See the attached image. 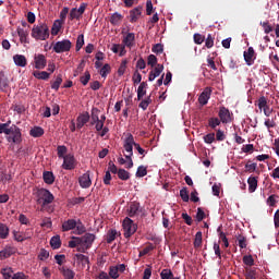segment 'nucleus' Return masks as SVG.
<instances>
[{
	"mask_svg": "<svg viewBox=\"0 0 279 279\" xmlns=\"http://www.w3.org/2000/svg\"><path fill=\"white\" fill-rule=\"evenodd\" d=\"M203 238H202V231L196 232L195 239H194V247L196 250H199L202 247Z\"/></svg>",
	"mask_w": 279,
	"mask_h": 279,
	"instance_id": "obj_39",
	"label": "nucleus"
},
{
	"mask_svg": "<svg viewBox=\"0 0 279 279\" xmlns=\"http://www.w3.org/2000/svg\"><path fill=\"white\" fill-rule=\"evenodd\" d=\"M15 250L12 246H7L2 251H0V260H5V258H10L13 254H15Z\"/></svg>",
	"mask_w": 279,
	"mask_h": 279,
	"instance_id": "obj_22",
	"label": "nucleus"
},
{
	"mask_svg": "<svg viewBox=\"0 0 279 279\" xmlns=\"http://www.w3.org/2000/svg\"><path fill=\"white\" fill-rule=\"evenodd\" d=\"M180 197L183 199V202H189V199H191L189 196V190L186 187H182L180 190Z\"/></svg>",
	"mask_w": 279,
	"mask_h": 279,
	"instance_id": "obj_52",
	"label": "nucleus"
},
{
	"mask_svg": "<svg viewBox=\"0 0 279 279\" xmlns=\"http://www.w3.org/2000/svg\"><path fill=\"white\" fill-rule=\"evenodd\" d=\"M73 240H71L69 242V247H77V250H80V247H82V240H80V238H72Z\"/></svg>",
	"mask_w": 279,
	"mask_h": 279,
	"instance_id": "obj_42",
	"label": "nucleus"
},
{
	"mask_svg": "<svg viewBox=\"0 0 279 279\" xmlns=\"http://www.w3.org/2000/svg\"><path fill=\"white\" fill-rule=\"evenodd\" d=\"M35 40H47L49 38V26L46 23L34 25L31 33Z\"/></svg>",
	"mask_w": 279,
	"mask_h": 279,
	"instance_id": "obj_2",
	"label": "nucleus"
},
{
	"mask_svg": "<svg viewBox=\"0 0 279 279\" xmlns=\"http://www.w3.org/2000/svg\"><path fill=\"white\" fill-rule=\"evenodd\" d=\"M109 276H110V278H112V279L119 278V268H117V266H111V267L109 268Z\"/></svg>",
	"mask_w": 279,
	"mask_h": 279,
	"instance_id": "obj_53",
	"label": "nucleus"
},
{
	"mask_svg": "<svg viewBox=\"0 0 279 279\" xmlns=\"http://www.w3.org/2000/svg\"><path fill=\"white\" fill-rule=\"evenodd\" d=\"M81 84L86 86L90 82V72L86 71L83 76L80 78Z\"/></svg>",
	"mask_w": 279,
	"mask_h": 279,
	"instance_id": "obj_50",
	"label": "nucleus"
},
{
	"mask_svg": "<svg viewBox=\"0 0 279 279\" xmlns=\"http://www.w3.org/2000/svg\"><path fill=\"white\" fill-rule=\"evenodd\" d=\"M99 110L97 109V107H93L92 108V114H90V118H92V122H90V125H95V123H97V121H99Z\"/></svg>",
	"mask_w": 279,
	"mask_h": 279,
	"instance_id": "obj_34",
	"label": "nucleus"
},
{
	"mask_svg": "<svg viewBox=\"0 0 279 279\" xmlns=\"http://www.w3.org/2000/svg\"><path fill=\"white\" fill-rule=\"evenodd\" d=\"M9 143H15V145H20L23 142V134L21 133V129L16 126V124L11 125V133L8 137Z\"/></svg>",
	"mask_w": 279,
	"mask_h": 279,
	"instance_id": "obj_6",
	"label": "nucleus"
},
{
	"mask_svg": "<svg viewBox=\"0 0 279 279\" xmlns=\"http://www.w3.org/2000/svg\"><path fill=\"white\" fill-rule=\"evenodd\" d=\"M244 276L246 279H256V269L254 268H245Z\"/></svg>",
	"mask_w": 279,
	"mask_h": 279,
	"instance_id": "obj_41",
	"label": "nucleus"
},
{
	"mask_svg": "<svg viewBox=\"0 0 279 279\" xmlns=\"http://www.w3.org/2000/svg\"><path fill=\"white\" fill-rule=\"evenodd\" d=\"M12 131V126H8V124H0V134H5L7 136H10V133Z\"/></svg>",
	"mask_w": 279,
	"mask_h": 279,
	"instance_id": "obj_51",
	"label": "nucleus"
},
{
	"mask_svg": "<svg viewBox=\"0 0 279 279\" xmlns=\"http://www.w3.org/2000/svg\"><path fill=\"white\" fill-rule=\"evenodd\" d=\"M81 246L78 247V252H86V250H90L93 243H95V234L93 233H85L83 236L80 238Z\"/></svg>",
	"mask_w": 279,
	"mask_h": 279,
	"instance_id": "obj_4",
	"label": "nucleus"
},
{
	"mask_svg": "<svg viewBox=\"0 0 279 279\" xmlns=\"http://www.w3.org/2000/svg\"><path fill=\"white\" fill-rule=\"evenodd\" d=\"M77 167V160H75V156L68 154L63 157L62 169L65 171H73Z\"/></svg>",
	"mask_w": 279,
	"mask_h": 279,
	"instance_id": "obj_8",
	"label": "nucleus"
},
{
	"mask_svg": "<svg viewBox=\"0 0 279 279\" xmlns=\"http://www.w3.org/2000/svg\"><path fill=\"white\" fill-rule=\"evenodd\" d=\"M119 180L128 181L130 179V173L125 169L118 170Z\"/></svg>",
	"mask_w": 279,
	"mask_h": 279,
	"instance_id": "obj_44",
	"label": "nucleus"
},
{
	"mask_svg": "<svg viewBox=\"0 0 279 279\" xmlns=\"http://www.w3.org/2000/svg\"><path fill=\"white\" fill-rule=\"evenodd\" d=\"M78 184L81 189H90L93 181L90 180V174L88 172L84 173L78 178Z\"/></svg>",
	"mask_w": 279,
	"mask_h": 279,
	"instance_id": "obj_14",
	"label": "nucleus"
},
{
	"mask_svg": "<svg viewBox=\"0 0 279 279\" xmlns=\"http://www.w3.org/2000/svg\"><path fill=\"white\" fill-rule=\"evenodd\" d=\"M134 145H135L134 135H132V133H129L124 141V145H123V147L126 151V155H124L125 158H130V157L134 156V151H133Z\"/></svg>",
	"mask_w": 279,
	"mask_h": 279,
	"instance_id": "obj_7",
	"label": "nucleus"
},
{
	"mask_svg": "<svg viewBox=\"0 0 279 279\" xmlns=\"http://www.w3.org/2000/svg\"><path fill=\"white\" fill-rule=\"evenodd\" d=\"M29 134L33 136V138H40L45 134V130L40 126H34L31 131Z\"/></svg>",
	"mask_w": 279,
	"mask_h": 279,
	"instance_id": "obj_27",
	"label": "nucleus"
},
{
	"mask_svg": "<svg viewBox=\"0 0 279 279\" xmlns=\"http://www.w3.org/2000/svg\"><path fill=\"white\" fill-rule=\"evenodd\" d=\"M74 258L77 260V263L83 265V267H85L86 265H88L90 263V260L88 259V256H86L84 254H75Z\"/></svg>",
	"mask_w": 279,
	"mask_h": 279,
	"instance_id": "obj_30",
	"label": "nucleus"
},
{
	"mask_svg": "<svg viewBox=\"0 0 279 279\" xmlns=\"http://www.w3.org/2000/svg\"><path fill=\"white\" fill-rule=\"evenodd\" d=\"M153 53H162V51H165V48L162 46V44H156L155 46H153L151 49Z\"/></svg>",
	"mask_w": 279,
	"mask_h": 279,
	"instance_id": "obj_63",
	"label": "nucleus"
},
{
	"mask_svg": "<svg viewBox=\"0 0 279 279\" xmlns=\"http://www.w3.org/2000/svg\"><path fill=\"white\" fill-rule=\"evenodd\" d=\"M206 40V37L199 33L194 34V43L195 45H202Z\"/></svg>",
	"mask_w": 279,
	"mask_h": 279,
	"instance_id": "obj_55",
	"label": "nucleus"
},
{
	"mask_svg": "<svg viewBox=\"0 0 279 279\" xmlns=\"http://www.w3.org/2000/svg\"><path fill=\"white\" fill-rule=\"evenodd\" d=\"M257 106L259 110H264L265 117H271V112H274V109L269 108L267 105V98L265 96L259 97L257 100Z\"/></svg>",
	"mask_w": 279,
	"mask_h": 279,
	"instance_id": "obj_9",
	"label": "nucleus"
},
{
	"mask_svg": "<svg viewBox=\"0 0 279 279\" xmlns=\"http://www.w3.org/2000/svg\"><path fill=\"white\" fill-rule=\"evenodd\" d=\"M262 27H264L265 34H271L274 32V27L269 25V22H260Z\"/></svg>",
	"mask_w": 279,
	"mask_h": 279,
	"instance_id": "obj_59",
	"label": "nucleus"
},
{
	"mask_svg": "<svg viewBox=\"0 0 279 279\" xmlns=\"http://www.w3.org/2000/svg\"><path fill=\"white\" fill-rule=\"evenodd\" d=\"M122 227H123L125 239H130V236L135 234L136 230H138V226L134 223V220L130 219L129 217L124 218Z\"/></svg>",
	"mask_w": 279,
	"mask_h": 279,
	"instance_id": "obj_3",
	"label": "nucleus"
},
{
	"mask_svg": "<svg viewBox=\"0 0 279 279\" xmlns=\"http://www.w3.org/2000/svg\"><path fill=\"white\" fill-rule=\"evenodd\" d=\"M50 245L52 250H60L62 247V241L60 240V235H54L50 240Z\"/></svg>",
	"mask_w": 279,
	"mask_h": 279,
	"instance_id": "obj_28",
	"label": "nucleus"
},
{
	"mask_svg": "<svg viewBox=\"0 0 279 279\" xmlns=\"http://www.w3.org/2000/svg\"><path fill=\"white\" fill-rule=\"evenodd\" d=\"M129 217H138L141 215V203L132 202L128 208Z\"/></svg>",
	"mask_w": 279,
	"mask_h": 279,
	"instance_id": "obj_13",
	"label": "nucleus"
},
{
	"mask_svg": "<svg viewBox=\"0 0 279 279\" xmlns=\"http://www.w3.org/2000/svg\"><path fill=\"white\" fill-rule=\"evenodd\" d=\"M13 62L16 64V66H27V58H25L23 54L13 56Z\"/></svg>",
	"mask_w": 279,
	"mask_h": 279,
	"instance_id": "obj_24",
	"label": "nucleus"
},
{
	"mask_svg": "<svg viewBox=\"0 0 279 279\" xmlns=\"http://www.w3.org/2000/svg\"><path fill=\"white\" fill-rule=\"evenodd\" d=\"M221 123H230L232 119L230 118V110L226 107H221L218 113Z\"/></svg>",
	"mask_w": 279,
	"mask_h": 279,
	"instance_id": "obj_15",
	"label": "nucleus"
},
{
	"mask_svg": "<svg viewBox=\"0 0 279 279\" xmlns=\"http://www.w3.org/2000/svg\"><path fill=\"white\" fill-rule=\"evenodd\" d=\"M208 125L211 130H215L218 125H221V120L219 118H210L208 120Z\"/></svg>",
	"mask_w": 279,
	"mask_h": 279,
	"instance_id": "obj_47",
	"label": "nucleus"
},
{
	"mask_svg": "<svg viewBox=\"0 0 279 279\" xmlns=\"http://www.w3.org/2000/svg\"><path fill=\"white\" fill-rule=\"evenodd\" d=\"M89 121H90V113H88V111L80 113V116L76 119L77 130H82V128H84L85 124L88 123Z\"/></svg>",
	"mask_w": 279,
	"mask_h": 279,
	"instance_id": "obj_11",
	"label": "nucleus"
},
{
	"mask_svg": "<svg viewBox=\"0 0 279 279\" xmlns=\"http://www.w3.org/2000/svg\"><path fill=\"white\" fill-rule=\"evenodd\" d=\"M71 47H73L71 40L63 39L53 45L52 51H54V53H66V51H71Z\"/></svg>",
	"mask_w": 279,
	"mask_h": 279,
	"instance_id": "obj_5",
	"label": "nucleus"
},
{
	"mask_svg": "<svg viewBox=\"0 0 279 279\" xmlns=\"http://www.w3.org/2000/svg\"><path fill=\"white\" fill-rule=\"evenodd\" d=\"M75 229L76 234H84V232H86V227H84V225L81 221L76 222Z\"/></svg>",
	"mask_w": 279,
	"mask_h": 279,
	"instance_id": "obj_62",
	"label": "nucleus"
},
{
	"mask_svg": "<svg viewBox=\"0 0 279 279\" xmlns=\"http://www.w3.org/2000/svg\"><path fill=\"white\" fill-rule=\"evenodd\" d=\"M204 142L207 143V145H213V143H215V133H208L205 135Z\"/></svg>",
	"mask_w": 279,
	"mask_h": 279,
	"instance_id": "obj_57",
	"label": "nucleus"
},
{
	"mask_svg": "<svg viewBox=\"0 0 279 279\" xmlns=\"http://www.w3.org/2000/svg\"><path fill=\"white\" fill-rule=\"evenodd\" d=\"M69 151V148L64 145H60L57 147V156L58 158H66V153Z\"/></svg>",
	"mask_w": 279,
	"mask_h": 279,
	"instance_id": "obj_36",
	"label": "nucleus"
},
{
	"mask_svg": "<svg viewBox=\"0 0 279 279\" xmlns=\"http://www.w3.org/2000/svg\"><path fill=\"white\" fill-rule=\"evenodd\" d=\"M59 271L62 274L64 279H75V271L68 268L66 266L60 267Z\"/></svg>",
	"mask_w": 279,
	"mask_h": 279,
	"instance_id": "obj_21",
	"label": "nucleus"
},
{
	"mask_svg": "<svg viewBox=\"0 0 279 279\" xmlns=\"http://www.w3.org/2000/svg\"><path fill=\"white\" fill-rule=\"evenodd\" d=\"M112 71V68L110 66V64L106 63L99 71V74L101 75V77L107 78L109 73Z\"/></svg>",
	"mask_w": 279,
	"mask_h": 279,
	"instance_id": "obj_37",
	"label": "nucleus"
},
{
	"mask_svg": "<svg viewBox=\"0 0 279 279\" xmlns=\"http://www.w3.org/2000/svg\"><path fill=\"white\" fill-rule=\"evenodd\" d=\"M114 239H117V230L116 229H110L107 232L106 241H107L108 244H110L114 241Z\"/></svg>",
	"mask_w": 279,
	"mask_h": 279,
	"instance_id": "obj_40",
	"label": "nucleus"
},
{
	"mask_svg": "<svg viewBox=\"0 0 279 279\" xmlns=\"http://www.w3.org/2000/svg\"><path fill=\"white\" fill-rule=\"evenodd\" d=\"M17 36H20L21 43L27 44L29 43L27 40V36H29V33L25 31L24 28L17 27Z\"/></svg>",
	"mask_w": 279,
	"mask_h": 279,
	"instance_id": "obj_29",
	"label": "nucleus"
},
{
	"mask_svg": "<svg viewBox=\"0 0 279 279\" xmlns=\"http://www.w3.org/2000/svg\"><path fill=\"white\" fill-rule=\"evenodd\" d=\"M0 274L3 276L4 279H12V274H14V271L12 270V268H2Z\"/></svg>",
	"mask_w": 279,
	"mask_h": 279,
	"instance_id": "obj_43",
	"label": "nucleus"
},
{
	"mask_svg": "<svg viewBox=\"0 0 279 279\" xmlns=\"http://www.w3.org/2000/svg\"><path fill=\"white\" fill-rule=\"evenodd\" d=\"M276 116L272 119H266L264 122V125L267 128V130H271L274 128H276Z\"/></svg>",
	"mask_w": 279,
	"mask_h": 279,
	"instance_id": "obj_45",
	"label": "nucleus"
},
{
	"mask_svg": "<svg viewBox=\"0 0 279 279\" xmlns=\"http://www.w3.org/2000/svg\"><path fill=\"white\" fill-rule=\"evenodd\" d=\"M236 243H238L240 250H245V247H247V238H245L244 235L239 234L236 236Z\"/></svg>",
	"mask_w": 279,
	"mask_h": 279,
	"instance_id": "obj_32",
	"label": "nucleus"
},
{
	"mask_svg": "<svg viewBox=\"0 0 279 279\" xmlns=\"http://www.w3.org/2000/svg\"><path fill=\"white\" fill-rule=\"evenodd\" d=\"M10 88V82L8 81V77L3 75V73H0V90L2 93H8Z\"/></svg>",
	"mask_w": 279,
	"mask_h": 279,
	"instance_id": "obj_25",
	"label": "nucleus"
},
{
	"mask_svg": "<svg viewBox=\"0 0 279 279\" xmlns=\"http://www.w3.org/2000/svg\"><path fill=\"white\" fill-rule=\"evenodd\" d=\"M248 184V193H255L256 189H258V179L256 177H250L247 179Z\"/></svg>",
	"mask_w": 279,
	"mask_h": 279,
	"instance_id": "obj_23",
	"label": "nucleus"
},
{
	"mask_svg": "<svg viewBox=\"0 0 279 279\" xmlns=\"http://www.w3.org/2000/svg\"><path fill=\"white\" fill-rule=\"evenodd\" d=\"M243 56L247 66H252V64H254V61L256 60V51H254V48L248 47V49L244 51Z\"/></svg>",
	"mask_w": 279,
	"mask_h": 279,
	"instance_id": "obj_10",
	"label": "nucleus"
},
{
	"mask_svg": "<svg viewBox=\"0 0 279 279\" xmlns=\"http://www.w3.org/2000/svg\"><path fill=\"white\" fill-rule=\"evenodd\" d=\"M38 258L39 260H47V258H49V253L47 252V250L41 248Z\"/></svg>",
	"mask_w": 279,
	"mask_h": 279,
	"instance_id": "obj_64",
	"label": "nucleus"
},
{
	"mask_svg": "<svg viewBox=\"0 0 279 279\" xmlns=\"http://www.w3.org/2000/svg\"><path fill=\"white\" fill-rule=\"evenodd\" d=\"M213 95V88L210 87H206L202 94L198 97V104H201V106H206V104H208V99H210V96Z\"/></svg>",
	"mask_w": 279,
	"mask_h": 279,
	"instance_id": "obj_12",
	"label": "nucleus"
},
{
	"mask_svg": "<svg viewBox=\"0 0 279 279\" xmlns=\"http://www.w3.org/2000/svg\"><path fill=\"white\" fill-rule=\"evenodd\" d=\"M256 167H258L257 163H251V161H247V163L245 165V172L254 173V171H256Z\"/></svg>",
	"mask_w": 279,
	"mask_h": 279,
	"instance_id": "obj_54",
	"label": "nucleus"
},
{
	"mask_svg": "<svg viewBox=\"0 0 279 279\" xmlns=\"http://www.w3.org/2000/svg\"><path fill=\"white\" fill-rule=\"evenodd\" d=\"M43 178L46 184H53L56 182V175L51 171H44Z\"/></svg>",
	"mask_w": 279,
	"mask_h": 279,
	"instance_id": "obj_26",
	"label": "nucleus"
},
{
	"mask_svg": "<svg viewBox=\"0 0 279 279\" xmlns=\"http://www.w3.org/2000/svg\"><path fill=\"white\" fill-rule=\"evenodd\" d=\"M141 14H143V7H136L135 9L130 11V21L131 23H136L138 19H141Z\"/></svg>",
	"mask_w": 279,
	"mask_h": 279,
	"instance_id": "obj_19",
	"label": "nucleus"
},
{
	"mask_svg": "<svg viewBox=\"0 0 279 279\" xmlns=\"http://www.w3.org/2000/svg\"><path fill=\"white\" fill-rule=\"evenodd\" d=\"M61 84H62V74H59L56 81L51 84L52 90H60Z\"/></svg>",
	"mask_w": 279,
	"mask_h": 279,
	"instance_id": "obj_46",
	"label": "nucleus"
},
{
	"mask_svg": "<svg viewBox=\"0 0 279 279\" xmlns=\"http://www.w3.org/2000/svg\"><path fill=\"white\" fill-rule=\"evenodd\" d=\"M61 27H62V24H60V21L57 20L53 23V26L51 28L52 36H58V33L60 32Z\"/></svg>",
	"mask_w": 279,
	"mask_h": 279,
	"instance_id": "obj_49",
	"label": "nucleus"
},
{
	"mask_svg": "<svg viewBox=\"0 0 279 279\" xmlns=\"http://www.w3.org/2000/svg\"><path fill=\"white\" fill-rule=\"evenodd\" d=\"M136 178H145V175H147V167L145 166H140L137 168V171H136Z\"/></svg>",
	"mask_w": 279,
	"mask_h": 279,
	"instance_id": "obj_48",
	"label": "nucleus"
},
{
	"mask_svg": "<svg viewBox=\"0 0 279 279\" xmlns=\"http://www.w3.org/2000/svg\"><path fill=\"white\" fill-rule=\"evenodd\" d=\"M10 236V228L4 223H0V239H8Z\"/></svg>",
	"mask_w": 279,
	"mask_h": 279,
	"instance_id": "obj_35",
	"label": "nucleus"
},
{
	"mask_svg": "<svg viewBox=\"0 0 279 279\" xmlns=\"http://www.w3.org/2000/svg\"><path fill=\"white\" fill-rule=\"evenodd\" d=\"M161 279H180V277H173V271L171 269H163L160 272Z\"/></svg>",
	"mask_w": 279,
	"mask_h": 279,
	"instance_id": "obj_31",
	"label": "nucleus"
},
{
	"mask_svg": "<svg viewBox=\"0 0 279 279\" xmlns=\"http://www.w3.org/2000/svg\"><path fill=\"white\" fill-rule=\"evenodd\" d=\"M162 71H165V65L157 64V66L154 68L153 71H150V73L148 75V82H154V80H156V77H160V73H162Z\"/></svg>",
	"mask_w": 279,
	"mask_h": 279,
	"instance_id": "obj_17",
	"label": "nucleus"
},
{
	"mask_svg": "<svg viewBox=\"0 0 279 279\" xmlns=\"http://www.w3.org/2000/svg\"><path fill=\"white\" fill-rule=\"evenodd\" d=\"M77 226V221L75 219H68L62 223V232H69L71 230H75Z\"/></svg>",
	"mask_w": 279,
	"mask_h": 279,
	"instance_id": "obj_20",
	"label": "nucleus"
},
{
	"mask_svg": "<svg viewBox=\"0 0 279 279\" xmlns=\"http://www.w3.org/2000/svg\"><path fill=\"white\" fill-rule=\"evenodd\" d=\"M205 218H206V213H204V209L198 207L196 213V220L199 222V221H204Z\"/></svg>",
	"mask_w": 279,
	"mask_h": 279,
	"instance_id": "obj_58",
	"label": "nucleus"
},
{
	"mask_svg": "<svg viewBox=\"0 0 279 279\" xmlns=\"http://www.w3.org/2000/svg\"><path fill=\"white\" fill-rule=\"evenodd\" d=\"M135 40H136V35L134 33H128L123 38L122 43L124 47L132 49V47H134Z\"/></svg>",
	"mask_w": 279,
	"mask_h": 279,
	"instance_id": "obj_18",
	"label": "nucleus"
},
{
	"mask_svg": "<svg viewBox=\"0 0 279 279\" xmlns=\"http://www.w3.org/2000/svg\"><path fill=\"white\" fill-rule=\"evenodd\" d=\"M132 80H133V83H134V84H141V82L143 81V75H141V74L138 73V71L136 70V71L133 73Z\"/></svg>",
	"mask_w": 279,
	"mask_h": 279,
	"instance_id": "obj_60",
	"label": "nucleus"
},
{
	"mask_svg": "<svg viewBox=\"0 0 279 279\" xmlns=\"http://www.w3.org/2000/svg\"><path fill=\"white\" fill-rule=\"evenodd\" d=\"M35 195L37 198L36 199L37 204H39V206H41V210H45L47 208V206H49V204H53V199H56L53 194L45 187L38 189L36 191Z\"/></svg>",
	"mask_w": 279,
	"mask_h": 279,
	"instance_id": "obj_1",
	"label": "nucleus"
},
{
	"mask_svg": "<svg viewBox=\"0 0 279 279\" xmlns=\"http://www.w3.org/2000/svg\"><path fill=\"white\" fill-rule=\"evenodd\" d=\"M243 263L244 265H247V267H252L254 266V257H252V255H245L243 257Z\"/></svg>",
	"mask_w": 279,
	"mask_h": 279,
	"instance_id": "obj_56",
	"label": "nucleus"
},
{
	"mask_svg": "<svg viewBox=\"0 0 279 279\" xmlns=\"http://www.w3.org/2000/svg\"><path fill=\"white\" fill-rule=\"evenodd\" d=\"M84 47V35H78L76 39V51H80Z\"/></svg>",
	"mask_w": 279,
	"mask_h": 279,
	"instance_id": "obj_61",
	"label": "nucleus"
},
{
	"mask_svg": "<svg viewBox=\"0 0 279 279\" xmlns=\"http://www.w3.org/2000/svg\"><path fill=\"white\" fill-rule=\"evenodd\" d=\"M35 69L43 70L45 66H47V58H45V54H35Z\"/></svg>",
	"mask_w": 279,
	"mask_h": 279,
	"instance_id": "obj_16",
	"label": "nucleus"
},
{
	"mask_svg": "<svg viewBox=\"0 0 279 279\" xmlns=\"http://www.w3.org/2000/svg\"><path fill=\"white\" fill-rule=\"evenodd\" d=\"M34 77H36V80H49V76L51 74H49V72L46 71H35L33 72Z\"/></svg>",
	"mask_w": 279,
	"mask_h": 279,
	"instance_id": "obj_33",
	"label": "nucleus"
},
{
	"mask_svg": "<svg viewBox=\"0 0 279 279\" xmlns=\"http://www.w3.org/2000/svg\"><path fill=\"white\" fill-rule=\"evenodd\" d=\"M123 21V15L121 13H113L110 17L111 25H119V22Z\"/></svg>",
	"mask_w": 279,
	"mask_h": 279,
	"instance_id": "obj_38",
	"label": "nucleus"
}]
</instances>
